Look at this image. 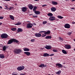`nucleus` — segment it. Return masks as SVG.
<instances>
[{"instance_id": "obj_1", "label": "nucleus", "mask_w": 75, "mask_h": 75, "mask_svg": "<svg viewBox=\"0 0 75 75\" xmlns=\"http://www.w3.org/2000/svg\"><path fill=\"white\" fill-rule=\"evenodd\" d=\"M13 42H16L17 43L18 42V41L17 40L15 39H11L8 41V44H11V43H13Z\"/></svg>"}, {"instance_id": "obj_2", "label": "nucleus", "mask_w": 75, "mask_h": 75, "mask_svg": "<svg viewBox=\"0 0 75 75\" xmlns=\"http://www.w3.org/2000/svg\"><path fill=\"white\" fill-rule=\"evenodd\" d=\"M1 37L2 38L6 39L8 38V35L6 33H3L1 35Z\"/></svg>"}, {"instance_id": "obj_3", "label": "nucleus", "mask_w": 75, "mask_h": 75, "mask_svg": "<svg viewBox=\"0 0 75 75\" xmlns=\"http://www.w3.org/2000/svg\"><path fill=\"white\" fill-rule=\"evenodd\" d=\"M13 51L16 54H19L22 52L21 50L20 49H16L14 50Z\"/></svg>"}, {"instance_id": "obj_4", "label": "nucleus", "mask_w": 75, "mask_h": 75, "mask_svg": "<svg viewBox=\"0 0 75 75\" xmlns=\"http://www.w3.org/2000/svg\"><path fill=\"white\" fill-rule=\"evenodd\" d=\"M56 67L57 68H62L63 66L61 64L58 63L56 64Z\"/></svg>"}, {"instance_id": "obj_5", "label": "nucleus", "mask_w": 75, "mask_h": 75, "mask_svg": "<svg viewBox=\"0 0 75 75\" xmlns=\"http://www.w3.org/2000/svg\"><path fill=\"white\" fill-rule=\"evenodd\" d=\"M33 25L31 23H28L27 25V28H32Z\"/></svg>"}, {"instance_id": "obj_6", "label": "nucleus", "mask_w": 75, "mask_h": 75, "mask_svg": "<svg viewBox=\"0 0 75 75\" xmlns=\"http://www.w3.org/2000/svg\"><path fill=\"white\" fill-rule=\"evenodd\" d=\"M24 66H20V67H18L17 68V69L18 70V71H21V70H23V69H24Z\"/></svg>"}, {"instance_id": "obj_7", "label": "nucleus", "mask_w": 75, "mask_h": 75, "mask_svg": "<svg viewBox=\"0 0 75 75\" xmlns=\"http://www.w3.org/2000/svg\"><path fill=\"white\" fill-rule=\"evenodd\" d=\"M27 7H23L21 8V10L23 12H25L27 10Z\"/></svg>"}, {"instance_id": "obj_8", "label": "nucleus", "mask_w": 75, "mask_h": 75, "mask_svg": "<svg viewBox=\"0 0 75 75\" xmlns=\"http://www.w3.org/2000/svg\"><path fill=\"white\" fill-rule=\"evenodd\" d=\"M64 27L67 28H69L70 27V25L68 24H66L64 25Z\"/></svg>"}, {"instance_id": "obj_9", "label": "nucleus", "mask_w": 75, "mask_h": 75, "mask_svg": "<svg viewBox=\"0 0 75 75\" xmlns=\"http://www.w3.org/2000/svg\"><path fill=\"white\" fill-rule=\"evenodd\" d=\"M55 17L54 16H52L50 17L49 18V19L50 20V21H53L54 20H55L56 19H55Z\"/></svg>"}, {"instance_id": "obj_10", "label": "nucleus", "mask_w": 75, "mask_h": 75, "mask_svg": "<svg viewBox=\"0 0 75 75\" xmlns=\"http://www.w3.org/2000/svg\"><path fill=\"white\" fill-rule=\"evenodd\" d=\"M65 48L67 49H69L71 48V47L70 45H65Z\"/></svg>"}, {"instance_id": "obj_11", "label": "nucleus", "mask_w": 75, "mask_h": 75, "mask_svg": "<svg viewBox=\"0 0 75 75\" xmlns=\"http://www.w3.org/2000/svg\"><path fill=\"white\" fill-rule=\"evenodd\" d=\"M28 8L32 10L33 8V6L31 4H29L28 5Z\"/></svg>"}, {"instance_id": "obj_12", "label": "nucleus", "mask_w": 75, "mask_h": 75, "mask_svg": "<svg viewBox=\"0 0 75 75\" xmlns=\"http://www.w3.org/2000/svg\"><path fill=\"white\" fill-rule=\"evenodd\" d=\"M17 31L18 33H20V32H22L23 31V30L21 28H18Z\"/></svg>"}, {"instance_id": "obj_13", "label": "nucleus", "mask_w": 75, "mask_h": 75, "mask_svg": "<svg viewBox=\"0 0 75 75\" xmlns=\"http://www.w3.org/2000/svg\"><path fill=\"white\" fill-rule=\"evenodd\" d=\"M35 36H36V37H40L41 36V34H39V33H36L35 34Z\"/></svg>"}, {"instance_id": "obj_14", "label": "nucleus", "mask_w": 75, "mask_h": 75, "mask_svg": "<svg viewBox=\"0 0 75 75\" xmlns=\"http://www.w3.org/2000/svg\"><path fill=\"white\" fill-rule=\"evenodd\" d=\"M45 48L47 49H50L51 48V47L50 46L47 45L45 47Z\"/></svg>"}, {"instance_id": "obj_15", "label": "nucleus", "mask_w": 75, "mask_h": 75, "mask_svg": "<svg viewBox=\"0 0 75 75\" xmlns=\"http://www.w3.org/2000/svg\"><path fill=\"white\" fill-rule=\"evenodd\" d=\"M56 10V8H55L52 7L51 8V10L52 12L55 11Z\"/></svg>"}, {"instance_id": "obj_16", "label": "nucleus", "mask_w": 75, "mask_h": 75, "mask_svg": "<svg viewBox=\"0 0 75 75\" xmlns=\"http://www.w3.org/2000/svg\"><path fill=\"white\" fill-rule=\"evenodd\" d=\"M0 58H4V54H0Z\"/></svg>"}, {"instance_id": "obj_17", "label": "nucleus", "mask_w": 75, "mask_h": 75, "mask_svg": "<svg viewBox=\"0 0 75 75\" xmlns=\"http://www.w3.org/2000/svg\"><path fill=\"white\" fill-rule=\"evenodd\" d=\"M52 3L53 5H57L58 4V3L57 2L53 1L52 2Z\"/></svg>"}, {"instance_id": "obj_18", "label": "nucleus", "mask_w": 75, "mask_h": 75, "mask_svg": "<svg viewBox=\"0 0 75 75\" xmlns=\"http://www.w3.org/2000/svg\"><path fill=\"white\" fill-rule=\"evenodd\" d=\"M24 54H26L27 55H28V56H29L30 54V53L29 52H24Z\"/></svg>"}, {"instance_id": "obj_19", "label": "nucleus", "mask_w": 75, "mask_h": 75, "mask_svg": "<svg viewBox=\"0 0 75 75\" xmlns=\"http://www.w3.org/2000/svg\"><path fill=\"white\" fill-rule=\"evenodd\" d=\"M10 17L11 20H14V16H13L11 15H10Z\"/></svg>"}, {"instance_id": "obj_20", "label": "nucleus", "mask_w": 75, "mask_h": 75, "mask_svg": "<svg viewBox=\"0 0 75 75\" xmlns=\"http://www.w3.org/2000/svg\"><path fill=\"white\" fill-rule=\"evenodd\" d=\"M50 33V31H48L47 32H44V34H45L46 35L49 34Z\"/></svg>"}, {"instance_id": "obj_21", "label": "nucleus", "mask_w": 75, "mask_h": 75, "mask_svg": "<svg viewBox=\"0 0 75 75\" xmlns=\"http://www.w3.org/2000/svg\"><path fill=\"white\" fill-rule=\"evenodd\" d=\"M43 55L44 57H48L49 56V54L47 53H44Z\"/></svg>"}, {"instance_id": "obj_22", "label": "nucleus", "mask_w": 75, "mask_h": 75, "mask_svg": "<svg viewBox=\"0 0 75 75\" xmlns=\"http://www.w3.org/2000/svg\"><path fill=\"white\" fill-rule=\"evenodd\" d=\"M35 13L37 15H38L40 14V12L39 11H34Z\"/></svg>"}, {"instance_id": "obj_23", "label": "nucleus", "mask_w": 75, "mask_h": 75, "mask_svg": "<svg viewBox=\"0 0 75 75\" xmlns=\"http://www.w3.org/2000/svg\"><path fill=\"white\" fill-rule=\"evenodd\" d=\"M23 50L24 51H29V49L27 48H24Z\"/></svg>"}, {"instance_id": "obj_24", "label": "nucleus", "mask_w": 75, "mask_h": 75, "mask_svg": "<svg viewBox=\"0 0 75 75\" xmlns=\"http://www.w3.org/2000/svg\"><path fill=\"white\" fill-rule=\"evenodd\" d=\"M62 52L64 54H67V51L64 50H62Z\"/></svg>"}, {"instance_id": "obj_25", "label": "nucleus", "mask_w": 75, "mask_h": 75, "mask_svg": "<svg viewBox=\"0 0 75 75\" xmlns=\"http://www.w3.org/2000/svg\"><path fill=\"white\" fill-rule=\"evenodd\" d=\"M52 37L51 36H47L46 37H45V38L46 39H51V38Z\"/></svg>"}, {"instance_id": "obj_26", "label": "nucleus", "mask_w": 75, "mask_h": 75, "mask_svg": "<svg viewBox=\"0 0 75 75\" xmlns=\"http://www.w3.org/2000/svg\"><path fill=\"white\" fill-rule=\"evenodd\" d=\"M48 16H53V14L51 13H49L47 14Z\"/></svg>"}, {"instance_id": "obj_27", "label": "nucleus", "mask_w": 75, "mask_h": 75, "mask_svg": "<svg viewBox=\"0 0 75 75\" xmlns=\"http://www.w3.org/2000/svg\"><path fill=\"white\" fill-rule=\"evenodd\" d=\"M37 8L36 6H34L33 9V11H34V12L36 11V9Z\"/></svg>"}, {"instance_id": "obj_28", "label": "nucleus", "mask_w": 75, "mask_h": 75, "mask_svg": "<svg viewBox=\"0 0 75 75\" xmlns=\"http://www.w3.org/2000/svg\"><path fill=\"white\" fill-rule=\"evenodd\" d=\"M2 48H3V50L5 51V50H6V46H4Z\"/></svg>"}, {"instance_id": "obj_29", "label": "nucleus", "mask_w": 75, "mask_h": 75, "mask_svg": "<svg viewBox=\"0 0 75 75\" xmlns=\"http://www.w3.org/2000/svg\"><path fill=\"white\" fill-rule=\"evenodd\" d=\"M61 72V71L60 70H59L58 71V72H57L56 73V74H57L59 75L60 74Z\"/></svg>"}, {"instance_id": "obj_30", "label": "nucleus", "mask_w": 75, "mask_h": 75, "mask_svg": "<svg viewBox=\"0 0 75 75\" xmlns=\"http://www.w3.org/2000/svg\"><path fill=\"white\" fill-rule=\"evenodd\" d=\"M57 17L60 19H62L63 17L61 16H57Z\"/></svg>"}, {"instance_id": "obj_31", "label": "nucleus", "mask_w": 75, "mask_h": 75, "mask_svg": "<svg viewBox=\"0 0 75 75\" xmlns=\"http://www.w3.org/2000/svg\"><path fill=\"white\" fill-rule=\"evenodd\" d=\"M16 28H13L11 29V30L13 31H15L16 30Z\"/></svg>"}, {"instance_id": "obj_32", "label": "nucleus", "mask_w": 75, "mask_h": 75, "mask_svg": "<svg viewBox=\"0 0 75 75\" xmlns=\"http://www.w3.org/2000/svg\"><path fill=\"white\" fill-rule=\"evenodd\" d=\"M21 22H18L17 23L15 24V25H21Z\"/></svg>"}, {"instance_id": "obj_33", "label": "nucleus", "mask_w": 75, "mask_h": 75, "mask_svg": "<svg viewBox=\"0 0 75 75\" xmlns=\"http://www.w3.org/2000/svg\"><path fill=\"white\" fill-rule=\"evenodd\" d=\"M13 8H14L13 7H11L9 8H8V9L10 10H11V9H13Z\"/></svg>"}, {"instance_id": "obj_34", "label": "nucleus", "mask_w": 75, "mask_h": 75, "mask_svg": "<svg viewBox=\"0 0 75 75\" xmlns=\"http://www.w3.org/2000/svg\"><path fill=\"white\" fill-rule=\"evenodd\" d=\"M44 64H41L39 66V67H42L43 66Z\"/></svg>"}, {"instance_id": "obj_35", "label": "nucleus", "mask_w": 75, "mask_h": 75, "mask_svg": "<svg viewBox=\"0 0 75 75\" xmlns=\"http://www.w3.org/2000/svg\"><path fill=\"white\" fill-rule=\"evenodd\" d=\"M72 33L71 32H68L67 33V34L69 35H70Z\"/></svg>"}, {"instance_id": "obj_36", "label": "nucleus", "mask_w": 75, "mask_h": 75, "mask_svg": "<svg viewBox=\"0 0 75 75\" xmlns=\"http://www.w3.org/2000/svg\"><path fill=\"white\" fill-rule=\"evenodd\" d=\"M53 51L54 52H57V50H55V49L53 50Z\"/></svg>"}, {"instance_id": "obj_37", "label": "nucleus", "mask_w": 75, "mask_h": 75, "mask_svg": "<svg viewBox=\"0 0 75 75\" xmlns=\"http://www.w3.org/2000/svg\"><path fill=\"white\" fill-rule=\"evenodd\" d=\"M47 21H44L43 22V24H46L47 23Z\"/></svg>"}, {"instance_id": "obj_38", "label": "nucleus", "mask_w": 75, "mask_h": 75, "mask_svg": "<svg viewBox=\"0 0 75 75\" xmlns=\"http://www.w3.org/2000/svg\"><path fill=\"white\" fill-rule=\"evenodd\" d=\"M46 34H42V37H44L45 36H46Z\"/></svg>"}, {"instance_id": "obj_39", "label": "nucleus", "mask_w": 75, "mask_h": 75, "mask_svg": "<svg viewBox=\"0 0 75 75\" xmlns=\"http://www.w3.org/2000/svg\"><path fill=\"white\" fill-rule=\"evenodd\" d=\"M49 56H51V57H52V56H54V54H52L50 55H49Z\"/></svg>"}, {"instance_id": "obj_40", "label": "nucleus", "mask_w": 75, "mask_h": 75, "mask_svg": "<svg viewBox=\"0 0 75 75\" xmlns=\"http://www.w3.org/2000/svg\"><path fill=\"white\" fill-rule=\"evenodd\" d=\"M38 16L37 15H33V17H34V18H37V17Z\"/></svg>"}, {"instance_id": "obj_41", "label": "nucleus", "mask_w": 75, "mask_h": 75, "mask_svg": "<svg viewBox=\"0 0 75 75\" xmlns=\"http://www.w3.org/2000/svg\"><path fill=\"white\" fill-rule=\"evenodd\" d=\"M47 5L46 4H45L42 6V7H44L45 6H47Z\"/></svg>"}, {"instance_id": "obj_42", "label": "nucleus", "mask_w": 75, "mask_h": 75, "mask_svg": "<svg viewBox=\"0 0 75 75\" xmlns=\"http://www.w3.org/2000/svg\"><path fill=\"white\" fill-rule=\"evenodd\" d=\"M34 41H35V40L34 39H32L31 40V42H34Z\"/></svg>"}, {"instance_id": "obj_43", "label": "nucleus", "mask_w": 75, "mask_h": 75, "mask_svg": "<svg viewBox=\"0 0 75 75\" xmlns=\"http://www.w3.org/2000/svg\"><path fill=\"white\" fill-rule=\"evenodd\" d=\"M4 18V17H2V16H1L0 17V19H3V18Z\"/></svg>"}, {"instance_id": "obj_44", "label": "nucleus", "mask_w": 75, "mask_h": 75, "mask_svg": "<svg viewBox=\"0 0 75 75\" xmlns=\"http://www.w3.org/2000/svg\"><path fill=\"white\" fill-rule=\"evenodd\" d=\"M44 32H45L44 31H41L40 32V33H44Z\"/></svg>"}, {"instance_id": "obj_45", "label": "nucleus", "mask_w": 75, "mask_h": 75, "mask_svg": "<svg viewBox=\"0 0 75 75\" xmlns=\"http://www.w3.org/2000/svg\"><path fill=\"white\" fill-rule=\"evenodd\" d=\"M44 65L43 66V67H46L47 66L46 65H44V64H43Z\"/></svg>"}, {"instance_id": "obj_46", "label": "nucleus", "mask_w": 75, "mask_h": 75, "mask_svg": "<svg viewBox=\"0 0 75 75\" xmlns=\"http://www.w3.org/2000/svg\"><path fill=\"white\" fill-rule=\"evenodd\" d=\"M4 0L5 1H10L11 0Z\"/></svg>"}, {"instance_id": "obj_47", "label": "nucleus", "mask_w": 75, "mask_h": 75, "mask_svg": "<svg viewBox=\"0 0 75 75\" xmlns=\"http://www.w3.org/2000/svg\"><path fill=\"white\" fill-rule=\"evenodd\" d=\"M25 75V74H20V75Z\"/></svg>"}, {"instance_id": "obj_48", "label": "nucleus", "mask_w": 75, "mask_h": 75, "mask_svg": "<svg viewBox=\"0 0 75 75\" xmlns=\"http://www.w3.org/2000/svg\"><path fill=\"white\" fill-rule=\"evenodd\" d=\"M72 23L73 24H75V22H72Z\"/></svg>"}, {"instance_id": "obj_49", "label": "nucleus", "mask_w": 75, "mask_h": 75, "mask_svg": "<svg viewBox=\"0 0 75 75\" xmlns=\"http://www.w3.org/2000/svg\"><path fill=\"white\" fill-rule=\"evenodd\" d=\"M8 8L7 7H6V8H5V9H8Z\"/></svg>"}, {"instance_id": "obj_50", "label": "nucleus", "mask_w": 75, "mask_h": 75, "mask_svg": "<svg viewBox=\"0 0 75 75\" xmlns=\"http://www.w3.org/2000/svg\"><path fill=\"white\" fill-rule=\"evenodd\" d=\"M75 1V0H72L71 1H72V2H73V1Z\"/></svg>"}, {"instance_id": "obj_51", "label": "nucleus", "mask_w": 75, "mask_h": 75, "mask_svg": "<svg viewBox=\"0 0 75 75\" xmlns=\"http://www.w3.org/2000/svg\"><path fill=\"white\" fill-rule=\"evenodd\" d=\"M2 24V23L0 22V25Z\"/></svg>"}, {"instance_id": "obj_52", "label": "nucleus", "mask_w": 75, "mask_h": 75, "mask_svg": "<svg viewBox=\"0 0 75 75\" xmlns=\"http://www.w3.org/2000/svg\"><path fill=\"white\" fill-rule=\"evenodd\" d=\"M61 40L63 41L64 40L63 38H62V39Z\"/></svg>"}, {"instance_id": "obj_53", "label": "nucleus", "mask_w": 75, "mask_h": 75, "mask_svg": "<svg viewBox=\"0 0 75 75\" xmlns=\"http://www.w3.org/2000/svg\"><path fill=\"white\" fill-rule=\"evenodd\" d=\"M39 0H34V1H38Z\"/></svg>"}, {"instance_id": "obj_54", "label": "nucleus", "mask_w": 75, "mask_h": 75, "mask_svg": "<svg viewBox=\"0 0 75 75\" xmlns=\"http://www.w3.org/2000/svg\"><path fill=\"white\" fill-rule=\"evenodd\" d=\"M59 38L61 40L62 39L61 38L59 37Z\"/></svg>"}, {"instance_id": "obj_55", "label": "nucleus", "mask_w": 75, "mask_h": 75, "mask_svg": "<svg viewBox=\"0 0 75 75\" xmlns=\"http://www.w3.org/2000/svg\"><path fill=\"white\" fill-rule=\"evenodd\" d=\"M71 9H74V8H71Z\"/></svg>"}, {"instance_id": "obj_56", "label": "nucleus", "mask_w": 75, "mask_h": 75, "mask_svg": "<svg viewBox=\"0 0 75 75\" xmlns=\"http://www.w3.org/2000/svg\"><path fill=\"white\" fill-rule=\"evenodd\" d=\"M34 25H36V24H35V23H34Z\"/></svg>"}, {"instance_id": "obj_57", "label": "nucleus", "mask_w": 75, "mask_h": 75, "mask_svg": "<svg viewBox=\"0 0 75 75\" xmlns=\"http://www.w3.org/2000/svg\"><path fill=\"white\" fill-rule=\"evenodd\" d=\"M13 75H17L16 74H13Z\"/></svg>"}, {"instance_id": "obj_58", "label": "nucleus", "mask_w": 75, "mask_h": 75, "mask_svg": "<svg viewBox=\"0 0 75 75\" xmlns=\"http://www.w3.org/2000/svg\"><path fill=\"white\" fill-rule=\"evenodd\" d=\"M5 6L6 7H7V6Z\"/></svg>"}, {"instance_id": "obj_59", "label": "nucleus", "mask_w": 75, "mask_h": 75, "mask_svg": "<svg viewBox=\"0 0 75 75\" xmlns=\"http://www.w3.org/2000/svg\"><path fill=\"white\" fill-rule=\"evenodd\" d=\"M27 22H29V23H30V22L28 21H27Z\"/></svg>"}, {"instance_id": "obj_60", "label": "nucleus", "mask_w": 75, "mask_h": 75, "mask_svg": "<svg viewBox=\"0 0 75 75\" xmlns=\"http://www.w3.org/2000/svg\"><path fill=\"white\" fill-rule=\"evenodd\" d=\"M74 41H75V39L74 40Z\"/></svg>"}, {"instance_id": "obj_61", "label": "nucleus", "mask_w": 75, "mask_h": 75, "mask_svg": "<svg viewBox=\"0 0 75 75\" xmlns=\"http://www.w3.org/2000/svg\"><path fill=\"white\" fill-rule=\"evenodd\" d=\"M74 50L75 51V48L74 49Z\"/></svg>"}, {"instance_id": "obj_62", "label": "nucleus", "mask_w": 75, "mask_h": 75, "mask_svg": "<svg viewBox=\"0 0 75 75\" xmlns=\"http://www.w3.org/2000/svg\"><path fill=\"white\" fill-rule=\"evenodd\" d=\"M48 75H51L49 74H48Z\"/></svg>"}, {"instance_id": "obj_63", "label": "nucleus", "mask_w": 75, "mask_h": 75, "mask_svg": "<svg viewBox=\"0 0 75 75\" xmlns=\"http://www.w3.org/2000/svg\"><path fill=\"white\" fill-rule=\"evenodd\" d=\"M0 7L1 8H2V7Z\"/></svg>"}, {"instance_id": "obj_64", "label": "nucleus", "mask_w": 75, "mask_h": 75, "mask_svg": "<svg viewBox=\"0 0 75 75\" xmlns=\"http://www.w3.org/2000/svg\"><path fill=\"white\" fill-rule=\"evenodd\" d=\"M52 75H54V74H52Z\"/></svg>"}]
</instances>
